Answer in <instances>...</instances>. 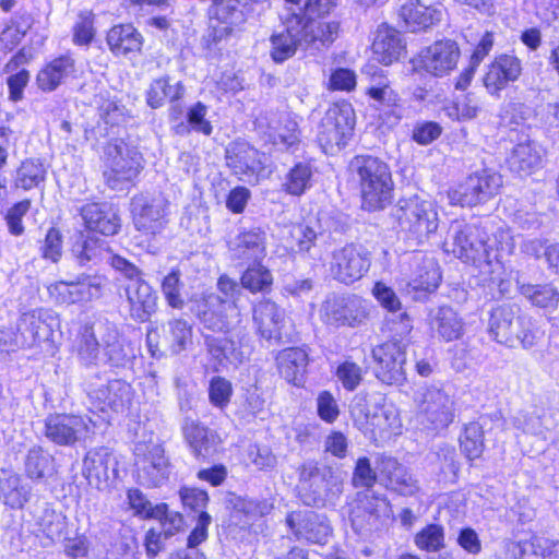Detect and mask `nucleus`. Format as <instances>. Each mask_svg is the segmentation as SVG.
<instances>
[{
	"label": "nucleus",
	"mask_w": 559,
	"mask_h": 559,
	"mask_svg": "<svg viewBox=\"0 0 559 559\" xmlns=\"http://www.w3.org/2000/svg\"><path fill=\"white\" fill-rule=\"evenodd\" d=\"M167 207L168 202L162 197L133 198L132 214L135 228L148 236L160 233L167 224Z\"/></svg>",
	"instance_id": "19"
},
{
	"label": "nucleus",
	"mask_w": 559,
	"mask_h": 559,
	"mask_svg": "<svg viewBox=\"0 0 559 559\" xmlns=\"http://www.w3.org/2000/svg\"><path fill=\"white\" fill-rule=\"evenodd\" d=\"M258 126L274 145L290 147L299 142L298 123L290 112H270Z\"/></svg>",
	"instance_id": "26"
},
{
	"label": "nucleus",
	"mask_w": 559,
	"mask_h": 559,
	"mask_svg": "<svg viewBox=\"0 0 559 559\" xmlns=\"http://www.w3.org/2000/svg\"><path fill=\"white\" fill-rule=\"evenodd\" d=\"M117 464L116 457L107 448L92 449L84 456L82 475L90 486L105 490L117 477Z\"/></svg>",
	"instance_id": "22"
},
{
	"label": "nucleus",
	"mask_w": 559,
	"mask_h": 559,
	"mask_svg": "<svg viewBox=\"0 0 559 559\" xmlns=\"http://www.w3.org/2000/svg\"><path fill=\"white\" fill-rule=\"evenodd\" d=\"M277 368L282 377L296 386L305 382L308 366V353L300 347H290L281 350L276 356Z\"/></svg>",
	"instance_id": "35"
},
{
	"label": "nucleus",
	"mask_w": 559,
	"mask_h": 559,
	"mask_svg": "<svg viewBox=\"0 0 559 559\" xmlns=\"http://www.w3.org/2000/svg\"><path fill=\"white\" fill-rule=\"evenodd\" d=\"M349 170L359 183L365 209L380 210L390 202L393 179L385 162L371 155H358L350 160Z\"/></svg>",
	"instance_id": "3"
},
{
	"label": "nucleus",
	"mask_w": 559,
	"mask_h": 559,
	"mask_svg": "<svg viewBox=\"0 0 559 559\" xmlns=\"http://www.w3.org/2000/svg\"><path fill=\"white\" fill-rule=\"evenodd\" d=\"M429 326L433 335L445 342L459 340L464 332L463 320L451 307H439L430 311Z\"/></svg>",
	"instance_id": "34"
},
{
	"label": "nucleus",
	"mask_w": 559,
	"mask_h": 559,
	"mask_svg": "<svg viewBox=\"0 0 559 559\" xmlns=\"http://www.w3.org/2000/svg\"><path fill=\"white\" fill-rule=\"evenodd\" d=\"M48 313L43 310L33 311L24 314L22 321L26 330L32 334L34 341L43 340L49 336L51 329L46 323Z\"/></svg>",
	"instance_id": "62"
},
{
	"label": "nucleus",
	"mask_w": 559,
	"mask_h": 559,
	"mask_svg": "<svg viewBox=\"0 0 559 559\" xmlns=\"http://www.w3.org/2000/svg\"><path fill=\"white\" fill-rule=\"evenodd\" d=\"M378 472L386 479V486L403 496H413L419 490L418 481L395 459L381 456Z\"/></svg>",
	"instance_id": "31"
},
{
	"label": "nucleus",
	"mask_w": 559,
	"mask_h": 559,
	"mask_svg": "<svg viewBox=\"0 0 559 559\" xmlns=\"http://www.w3.org/2000/svg\"><path fill=\"white\" fill-rule=\"evenodd\" d=\"M372 310V304L358 295L332 294L323 301L320 317L324 323L335 328H357L366 324Z\"/></svg>",
	"instance_id": "8"
},
{
	"label": "nucleus",
	"mask_w": 559,
	"mask_h": 559,
	"mask_svg": "<svg viewBox=\"0 0 559 559\" xmlns=\"http://www.w3.org/2000/svg\"><path fill=\"white\" fill-rule=\"evenodd\" d=\"M104 281L99 276L83 275L76 282H57L48 286V293L57 304L87 302L102 295Z\"/></svg>",
	"instance_id": "18"
},
{
	"label": "nucleus",
	"mask_w": 559,
	"mask_h": 559,
	"mask_svg": "<svg viewBox=\"0 0 559 559\" xmlns=\"http://www.w3.org/2000/svg\"><path fill=\"white\" fill-rule=\"evenodd\" d=\"M75 72V61L63 55L48 62L36 76V84L43 92H52Z\"/></svg>",
	"instance_id": "36"
},
{
	"label": "nucleus",
	"mask_w": 559,
	"mask_h": 559,
	"mask_svg": "<svg viewBox=\"0 0 559 559\" xmlns=\"http://www.w3.org/2000/svg\"><path fill=\"white\" fill-rule=\"evenodd\" d=\"M166 340L173 353L178 354L192 344V326L186 320L175 319L168 322Z\"/></svg>",
	"instance_id": "51"
},
{
	"label": "nucleus",
	"mask_w": 559,
	"mask_h": 559,
	"mask_svg": "<svg viewBox=\"0 0 559 559\" xmlns=\"http://www.w3.org/2000/svg\"><path fill=\"white\" fill-rule=\"evenodd\" d=\"M332 478L330 468H320L314 462L305 463L300 469L299 484L302 501L308 506L324 504Z\"/></svg>",
	"instance_id": "23"
},
{
	"label": "nucleus",
	"mask_w": 559,
	"mask_h": 559,
	"mask_svg": "<svg viewBox=\"0 0 559 559\" xmlns=\"http://www.w3.org/2000/svg\"><path fill=\"white\" fill-rule=\"evenodd\" d=\"M204 309H199L198 316L204 329L213 332L227 333L240 323V311L233 300H222L218 296L210 295L204 299Z\"/></svg>",
	"instance_id": "20"
},
{
	"label": "nucleus",
	"mask_w": 559,
	"mask_h": 559,
	"mask_svg": "<svg viewBox=\"0 0 559 559\" xmlns=\"http://www.w3.org/2000/svg\"><path fill=\"white\" fill-rule=\"evenodd\" d=\"M513 551L519 559H559V540L533 536L513 544Z\"/></svg>",
	"instance_id": "42"
},
{
	"label": "nucleus",
	"mask_w": 559,
	"mask_h": 559,
	"mask_svg": "<svg viewBox=\"0 0 559 559\" xmlns=\"http://www.w3.org/2000/svg\"><path fill=\"white\" fill-rule=\"evenodd\" d=\"M366 94L373 100V106L385 110L381 116L383 123L393 127L400 122L402 119L401 98L385 78H381L377 84L369 86Z\"/></svg>",
	"instance_id": "30"
},
{
	"label": "nucleus",
	"mask_w": 559,
	"mask_h": 559,
	"mask_svg": "<svg viewBox=\"0 0 559 559\" xmlns=\"http://www.w3.org/2000/svg\"><path fill=\"white\" fill-rule=\"evenodd\" d=\"M308 20L304 13H290L284 19V29L274 33L271 38V58L284 62L292 58L299 46L306 44Z\"/></svg>",
	"instance_id": "15"
},
{
	"label": "nucleus",
	"mask_w": 559,
	"mask_h": 559,
	"mask_svg": "<svg viewBox=\"0 0 559 559\" xmlns=\"http://www.w3.org/2000/svg\"><path fill=\"white\" fill-rule=\"evenodd\" d=\"M307 20L308 38H306V44H314L316 41L325 44L334 40L338 31V24L336 22H316L308 16Z\"/></svg>",
	"instance_id": "59"
},
{
	"label": "nucleus",
	"mask_w": 559,
	"mask_h": 559,
	"mask_svg": "<svg viewBox=\"0 0 559 559\" xmlns=\"http://www.w3.org/2000/svg\"><path fill=\"white\" fill-rule=\"evenodd\" d=\"M476 181L475 175H471L463 182L448 192L452 205L474 206L481 202L478 190H481Z\"/></svg>",
	"instance_id": "50"
},
{
	"label": "nucleus",
	"mask_w": 559,
	"mask_h": 559,
	"mask_svg": "<svg viewBox=\"0 0 559 559\" xmlns=\"http://www.w3.org/2000/svg\"><path fill=\"white\" fill-rule=\"evenodd\" d=\"M377 378L386 384L401 385L406 381L405 346L396 341H388L372 349Z\"/></svg>",
	"instance_id": "16"
},
{
	"label": "nucleus",
	"mask_w": 559,
	"mask_h": 559,
	"mask_svg": "<svg viewBox=\"0 0 559 559\" xmlns=\"http://www.w3.org/2000/svg\"><path fill=\"white\" fill-rule=\"evenodd\" d=\"M182 435L195 459L212 457L222 444V439L215 430L197 420L186 419L182 425Z\"/></svg>",
	"instance_id": "24"
},
{
	"label": "nucleus",
	"mask_w": 559,
	"mask_h": 559,
	"mask_svg": "<svg viewBox=\"0 0 559 559\" xmlns=\"http://www.w3.org/2000/svg\"><path fill=\"white\" fill-rule=\"evenodd\" d=\"M519 289L527 300L537 307H556L559 301V293L551 285L521 284Z\"/></svg>",
	"instance_id": "54"
},
{
	"label": "nucleus",
	"mask_w": 559,
	"mask_h": 559,
	"mask_svg": "<svg viewBox=\"0 0 559 559\" xmlns=\"http://www.w3.org/2000/svg\"><path fill=\"white\" fill-rule=\"evenodd\" d=\"M522 61L514 55L501 53L487 66L483 75V85L487 93L500 97V93L518 81L522 74Z\"/></svg>",
	"instance_id": "21"
},
{
	"label": "nucleus",
	"mask_w": 559,
	"mask_h": 559,
	"mask_svg": "<svg viewBox=\"0 0 559 559\" xmlns=\"http://www.w3.org/2000/svg\"><path fill=\"white\" fill-rule=\"evenodd\" d=\"M92 394V397L99 401L103 411L108 407L115 412H122L131 400L130 386L120 380L110 381L105 389Z\"/></svg>",
	"instance_id": "46"
},
{
	"label": "nucleus",
	"mask_w": 559,
	"mask_h": 559,
	"mask_svg": "<svg viewBox=\"0 0 559 559\" xmlns=\"http://www.w3.org/2000/svg\"><path fill=\"white\" fill-rule=\"evenodd\" d=\"M99 116L106 124L120 126L129 118V111L116 100L107 99L99 107Z\"/></svg>",
	"instance_id": "64"
},
{
	"label": "nucleus",
	"mask_w": 559,
	"mask_h": 559,
	"mask_svg": "<svg viewBox=\"0 0 559 559\" xmlns=\"http://www.w3.org/2000/svg\"><path fill=\"white\" fill-rule=\"evenodd\" d=\"M231 395L230 381L222 377L212 378L209 385V399L212 405L223 409L229 404Z\"/></svg>",
	"instance_id": "60"
},
{
	"label": "nucleus",
	"mask_w": 559,
	"mask_h": 559,
	"mask_svg": "<svg viewBox=\"0 0 559 559\" xmlns=\"http://www.w3.org/2000/svg\"><path fill=\"white\" fill-rule=\"evenodd\" d=\"M139 481L147 487H158L169 475V462L163 445L157 441H139L134 447Z\"/></svg>",
	"instance_id": "12"
},
{
	"label": "nucleus",
	"mask_w": 559,
	"mask_h": 559,
	"mask_svg": "<svg viewBox=\"0 0 559 559\" xmlns=\"http://www.w3.org/2000/svg\"><path fill=\"white\" fill-rule=\"evenodd\" d=\"M128 302L130 317L140 322H146L157 308V295L146 281L136 280L121 285Z\"/></svg>",
	"instance_id": "25"
},
{
	"label": "nucleus",
	"mask_w": 559,
	"mask_h": 559,
	"mask_svg": "<svg viewBox=\"0 0 559 559\" xmlns=\"http://www.w3.org/2000/svg\"><path fill=\"white\" fill-rule=\"evenodd\" d=\"M234 260L261 262L266 255V235L260 228L242 230L228 241Z\"/></svg>",
	"instance_id": "27"
},
{
	"label": "nucleus",
	"mask_w": 559,
	"mask_h": 559,
	"mask_svg": "<svg viewBox=\"0 0 559 559\" xmlns=\"http://www.w3.org/2000/svg\"><path fill=\"white\" fill-rule=\"evenodd\" d=\"M542 147L532 141L519 143L509 158L511 170L519 174H531L542 165Z\"/></svg>",
	"instance_id": "43"
},
{
	"label": "nucleus",
	"mask_w": 559,
	"mask_h": 559,
	"mask_svg": "<svg viewBox=\"0 0 559 559\" xmlns=\"http://www.w3.org/2000/svg\"><path fill=\"white\" fill-rule=\"evenodd\" d=\"M273 282L270 271L261 265V262L253 263L249 266L241 276L242 287L249 289L251 293H259L267 290Z\"/></svg>",
	"instance_id": "56"
},
{
	"label": "nucleus",
	"mask_w": 559,
	"mask_h": 559,
	"mask_svg": "<svg viewBox=\"0 0 559 559\" xmlns=\"http://www.w3.org/2000/svg\"><path fill=\"white\" fill-rule=\"evenodd\" d=\"M160 289L169 307L174 309H182L185 307V284L181 281V273L178 269L171 270L163 278Z\"/></svg>",
	"instance_id": "52"
},
{
	"label": "nucleus",
	"mask_w": 559,
	"mask_h": 559,
	"mask_svg": "<svg viewBox=\"0 0 559 559\" xmlns=\"http://www.w3.org/2000/svg\"><path fill=\"white\" fill-rule=\"evenodd\" d=\"M31 497V487L23 481L20 475L0 471V499L9 507L20 509Z\"/></svg>",
	"instance_id": "40"
},
{
	"label": "nucleus",
	"mask_w": 559,
	"mask_h": 559,
	"mask_svg": "<svg viewBox=\"0 0 559 559\" xmlns=\"http://www.w3.org/2000/svg\"><path fill=\"white\" fill-rule=\"evenodd\" d=\"M205 345L217 371L229 365L237 366L245 359L242 350L226 336L205 335Z\"/></svg>",
	"instance_id": "38"
},
{
	"label": "nucleus",
	"mask_w": 559,
	"mask_h": 559,
	"mask_svg": "<svg viewBox=\"0 0 559 559\" xmlns=\"http://www.w3.org/2000/svg\"><path fill=\"white\" fill-rule=\"evenodd\" d=\"M404 49L405 43L399 31L386 24L378 27L372 43V52L379 63L392 64L400 59Z\"/></svg>",
	"instance_id": "32"
},
{
	"label": "nucleus",
	"mask_w": 559,
	"mask_h": 559,
	"mask_svg": "<svg viewBox=\"0 0 559 559\" xmlns=\"http://www.w3.org/2000/svg\"><path fill=\"white\" fill-rule=\"evenodd\" d=\"M46 178L44 165L34 159H27L22 163L16 173V186L29 190L38 187Z\"/></svg>",
	"instance_id": "55"
},
{
	"label": "nucleus",
	"mask_w": 559,
	"mask_h": 559,
	"mask_svg": "<svg viewBox=\"0 0 559 559\" xmlns=\"http://www.w3.org/2000/svg\"><path fill=\"white\" fill-rule=\"evenodd\" d=\"M227 164L242 180L257 179L263 171L261 154L247 143H237L227 150Z\"/></svg>",
	"instance_id": "28"
},
{
	"label": "nucleus",
	"mask_w": 559,
	"mask_h": 559,
	"mask_svg": "<svg viewBox=\"0 0 559 559\" xmlns=\"http://www.w3.org/2000/svg\"><path fill=\"white\" fill-rule=\"evenodd\" d=\"M355 127V111L347 102L331 105L318 127V142L328 154L345 146Z\"/></svg>",
	"instance_id": "7"
},
{
	"label": "nucleus",
	"mask_w": 559,
	"mask_h": 559,
	"mask_svg": "<svg viewBox=\"0 0 559 559\" xmlns=\"http://www.w3.org/2000/svg\"><path fill=\"white\" fill-rule=\"evenodd\" d=\"M417 420L429 429H444L454 419V401L439 385L419 388L414 396Z\"/></svg>",
	"instance_id": "9"
},
{
	"label": "nucleus",
	"mask_w": 559,
	"mask_h": 559,
	"mask_svg": "<svg viewBox=\"0 0 559 559\" xmlns=\"http://www.w3.org/2000/svg\"><path fill=\"white\" fill-rule=\"evenodd\" d=\"M394 215L401 230L417 243L428 241L439 227L436 203L419 195L400 200Z\"/></svg>",
	"instance_id": "4"
},
{
	"label": "nucleus",
	"mask_w": 559,
	"mask_h": 559,
	"mask_svg": "<svg viewBox=\"0 0 559 559\" xmlns=\"http://www.w3.org/2000/svg\"><path fill=\"white\" fill-rule=\"evenodd\" d=\"M141 154L121 140L109 142L105 147L104 178L112 190H123L140 173Z\"/></svg>",
	"instance_id": "6"
},
{
	"label": "nucleus",
	"mask_w": 559,
	"mask_h": 559,
	"mask_svg": "<svg viewBox=\"0 0 559 559\" xmlns=\"http://www.w3.org/2000/svg\"><path fill=\"white\" fill-rule=\"evenodd\" d=\"M441 281V273L437 263L432 259H423L417 263L409 286L415 290L431 292L435 290Z\"/></svg>",
	"instance_id": "49"
},
{
	"label": "nucleus",
	"mask_w": 559,
	"mask_h": 559,
	"mask_svg": "<svg viewBox=\"0 0 559 559\" xmlns=\"http://www.w3.org/2000/svg\"><path fill=\"white\" fill-rule=\"evenodd\" d=\"M359 509L368 515L370 526L378 527L392 520V507L384 495L367 490L359 499Z\"/></svg>",
	"instance_id": "45"
},
{
	"label": "nucleus",
	"mask_w": 559,
	"mask_h": 559,
	"mask_svg": "<svg viewBox=\"0 0 559 559\" xmlns=\"http://www.w3.org/2000/svg\"><path fill=\"white\" fill-rule=\"evenodd\" d=\"M93 421L86 416L52 414L45 419L46 438L58 445H73L93 432Z\"/></svg>",
	"instance_id": "14"
},
{
	"label": "nucleus",
	"mask_w": 559,
	"mask_h": 559,
	"mask_svg": "<svg viewBox=\"0 0 559 559\" xmlns=\"http://www.w3.org/2000/svg\"><path fill=\"white\" fill-rule=\"evenodd\" d=\"M76 355L86 368L127 365L133 357L129 345L121 340L117 328L108 321H97L81 328Z\"/></svg>",
	"instance_id": "2"
},
{
	"label": "nucleus",
	"mask_w": 559,
	"mask_h": 559,
	"mask_svg": "<svg viewBox=\"0 0 559 559\" xmlns=\"http://www.w3.org/2000/svg\"><path fill=\"white\" fill-rule=\"evenodd\" d=\"M103 251V242L91 236L80 233L78 240L72 247V252L80 264H85L100 255Z\"/></svg>",
	"instance_id": "57"
},
{
	"label": "nucleus",
	"mask_w": 559,
	"mask_h": 559,
	"mask_svg": "<svg viewBox=\"0 0 559 559\" xmlns=\"http://www.w3.org/2000/svg\"><path fill=\"white\" fill-rule=\"evenodd\" d=\"M81 216L88 233L105 236L117 234L120 219L114 207L107 203H88L81 207Z\"/></svg>",
	"instance_id": "29"
},
{
	"label": "nucleus",
	"mask_w": 559,
	"mask_h": 559,
	"mask_svg": "<svg viewBox=\"0 0 559 559\" xmlns=\"http://www.w3.org/2000/svg\"><path fill=\"white\" fill-rule=\"evenodd\" d=\"M253 321L258 333L265 340H280L284 311L271 300H262L253 308Z\"/></svg>",
	"instance_id": "33"
},
{
	"label": "nucleus",
	"mask_w": 559,
	"mask_h": 559,
	"mask_svg": "<svg viewBox=\"0 0 559 559\" xmlns=\"http://www.w3.org/2000/svg\"><path fill=\"white\" fill-rule=\"evenodd\" d=\"M214 15L217 25L214 26L216 36L222 38L239 29L247 21L242 4L239 0H219L215 3Z\"/></svg>",
	"instance_id": "37"
},
{
	"label": "nucleus",
	"mask_w": 559,
	"mask_h": 559,
	"mask_svg": "<svg viewBox=\"0 0 559 559\" xmlns=\"http://www.w3.org/2000/svg\"><path fill=\"white\" fill-rule=\"evenodd\" d=\"M286 523L299 540L324 545L332 536V527L326 516L314 511H294L287 515Z\"/></svg>",
	"instance_id": "17"
},
{
	"label": "nucleus",
	"mask_w": 559,
	"mask_h": 559,
	"mask_svg": "<svg viewBox=\"0 0 559 559\" xmlns=\"http://www.w3.org/2000/svg\"><path fill=\"white\" fill-rule=\"evenodd\" d=\"M128 502L134 514L142 518H160L165 514V504L153 507L139 489L128 490Z\"/></svg>",
	"instance_id": "58"
},
{
	"label": "nucleus",
	"mask_w": 559,
	"mask_h": 559,
	"mask_svg": "<svg viewBox=\"0 0 559 559\" xmlns=\"http://www.w3.org/2000/svg\"><path fill=\"white\" fill-rule=\"evenodd\" d=\"M311 178L310 165L298 163L287 173L283 189L292 195H301L311 187Z\"/></svg>",
	"instance_id": "53"
},
{
	"label": "nucleus",
	"mask_w": 559,
	"mask_h": 559,
	"mask_svg": "<svg viewBox=\"0 0 559 559\" xmlns=\"http://www.w3.org/2000/svg\"><path fill=\"white\" fill-rule=\"evenodd\" d=\"M477 186L481 190H478L481 202H486L496 195L502 186V177L497 173H490L488 170H483L480 173H475Z\"/></svg>",
	"instance_id": "63"
},
{
	"label": "nucleus",
	"mask_w": 559,
	"mask_h": 559,
	"mask_svg": "<svg viewBox=\"0 0 559 559\" xmlns=\"http://www.w3.org/2000/svg\"><path fill=\"white\" fill-rule=\"evenodd\" d=\"M107 44L116 56H124L141 49L142 36L131 24L116 25L107 34Z\"/></svg>",
	"instance_id": "44"
},
{
	"label": "nucleus",
	"mask_w": 559,
	"mask_h": 559,
	"mask_svg": "<svg viewBox=\"0 0 559 559\" xmlns=\"http://www.w3.org/2000/svg\"><path fill=\"white\" fill-rule=\"evenodd\" d=\"M460 56L457 44L451 39H443L424 47L411 62L414 71H424L435 78H443L455 70Z\"/></svg>",
	"instance_id": "11"
},
{
	"label": "nucleus",
	"mask_w": 559,
	"mask_h": 559,
	"mask_svg": "<svg viewBox=\"0 0 559 559\" xmlns=\"http://www.w3.org/2000/svg\"><path fill=\"white\" fill-rule=\"evenodd\" d=\"M443 248L463 262L475 265L484 276L493 280L495 274L502 269L501 255L511 254L515 241L509 229L498 228L490 238L481 227L455 221L449 228Z\"/></svg>",
	"instance_id": "1"
},
{
	"label": "nucleus",
	"mask_w": 559,
	"mask_h": 559,
	"mask_svg": "<svg viewBox=\"0 0 559 559\" xmlns=\"http://www.w3.org/2000/svg\"><path fill=\"white\" fill-rule=\"evenodd\" d=\"M486 425V417H483L481 421L468 423L460 436L461 450L471 461L478 459L484 451V427Z\"/></svg>",
	"instance_id": "47"
},
{
	"label": "nucleus",
	"mask_w": 559,
	"mask_h": 559,
	"mask_svg": "<svg viewBox=\"0 0 559 559\" xmlns=\"http://www.w3.org/2000/svg\"><path fill=\"white\" fill-rule=\"evenodd\" d=\"M489 333L498 343L508 347L521 345L531 348L536 343L532 323L511 306H499L491 311Z\"/></svg>",
	"instance_id": "5"
},
{
	"label": "nucleus",
	"mask_w": 559,
	"mask_h": 559,
	"mask_svg": "<svg viewBox=\"0 0 559 559\" xmlns=\"http://www.w3.org/2000/svg\"><path fill=\"white\" fill-rule=\"evenodd\" d=\"M24 472L33 481H45L57 473L55 459L41 447H33L25 455Z\"/></svg>",
	"instance_id": "41"
},
{
	"label": "nucleus",
	"mask_w": 559,
	"mask_h": 559,
	"mask_svg": "<svg viewBox=\"0 0 559 559\" xmlns=\"http://www.w3.org/2000/svg\"><path fill=\"white\" fill-rule=\"evenodd\" d=\"M370 267V257L361 245L347 243L334 249L329 271L338 282L350 284L360 280Z\"/></svg>",
	"instance_id": "13"
},
{
	"label": "nucleus",
	"mask_w": 559,
	"mask_h": 559,
	"mask_svg": "<svg viewBox=\"0 0 559 559\" xmlns=\"http://www.w3.org/2000/svg\"><path fill=\"white\" fill-rule=\"evenodd\" d=\"M443 530L440 525L430 524L415 537L416 545L427 551H437L443 546Z\"/></svg>",
	"instance_id": "61"
},
{
	"label": "nucleus",
	"mask_w": 559,
	"mask_h": 559,
	"mask_svg": "<svg viewBox=\"0 0 559 559\" xmlns=\"http://www.w3.org/2000/svg\"><path fill=\"white\" fill-rule=\"evenodd\" d=\"M352 413L357 428L376 442L386 441L401 431L399 413L392 404L374 401L366 409L354 407Z\"/></svg>",
	"instance_id": "10"
},
{
	"label": "nucleus",
	"mask_w": 559,
	"mask_h": 559,
	"mask_svg": "<svg viewBox=\"0 0 559 559\" xmlns=\"http://www.w3.org/2000/svg\"><path fill=\"white\" fill-rule=\"evenodd\" d=\"M183 86L180 82L170 84L168 78L154 80L146 93L147 105L152 108L162 107L166 100H177L183 95Z\"/></svg>",
	"instance_id": "48"
},
{
	"label": "nucleus",
	"mask_w": 559,
	"mask_h": 559,
	"mask_svg": "<svg viewBox=\"0 0 559 559\" xmlns=\"http://www.w3.org/2000/svg\"><path fill=\"white\" fill-rule=\"evenodd\" d=\"M400 15L407 27L416 32L438 23L441 20L442 11L433 7H427L419 0H407L401 7Z\"/></svg>",
	"instance_id": "39"
}]
</instances>
